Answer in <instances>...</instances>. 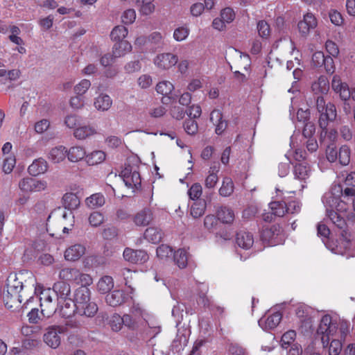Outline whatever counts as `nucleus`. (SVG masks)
I'll use <instances>...</instances> for the list:
<instances>
[{
  "label": "nucleus",
  "mask_w": 355,
  "mask_h": 355,
  "mask_svg": "<svg viewBox=\"0 0 355 355\" xmlns=\"http://www.w3.org/2000/svg\"><path fill=\"white\" fill-rule=\"evenodd\" d=\"M318 235L332 252L347 253L355 241V214L348 213L346 219L334 210L327 209V218L317 225Z\"/></svg>",
  "instance_id": "f257e3e1"
},
{
  "label": "nucleus",
  "mask_w": 355,
  "mask_h": 355,
  "mask_svg": "<svg viewBox=\"0 0 355 355\" xmlns=\"http://www.w3.org/2000/svg\"><path fill=\"white\" fill-rule=\"evenodd\" d=\"M44 310L42 309L40 313L39 309L33 308L28 313V321L30 323L36 324L31 327H23L21 333H37L39 331L45 333H66L70 330H82L83 323L76 320H67L60 324L52 323L47 320H43L44 317Z\"/></svg>",
  "instance_id": "f03ea898"
},
{
  "label": "nucleus",
  "mask_w": 355,
  "mask_h": 355,
  "mask_svg": "<svg viewBox=\"0 0 355 355\" xmlns=\"http://www.w3.org/2000/svg\"><path fill=\"white\" fill-rule=\"evenodd\" d=\"M91 291L87 286H80L76 289L73 302L76 306V312L80 315L93 317L98 311L95 302H91Z\"/></svg>",
  "instance_id": "7ed1b4c3"
},
{
  "label": "nucleus",
  "mask_w": 355,
  "mask_h": 355,
  "mask_svg": "<svg viewBox=\"0 0 355 355\" xmlns=\"http://www.w3.org/2000/svg\"><path fill=\"white\" fill-rule=\"evenodd\" d=\"M28 275V280L25 281V284L22 282V272L17 274H10L7 279V288L9 291L13 293V294H19L21 291L27 286V284L31 287H34L36 283V279L32 272L26 271Z\"/></svg>",
  "instance_id": "20e7f679"
},
{
  "label": "nucleus",
  "mask_w": 355,
  "mask_h": 355,
  "mask_svg": "<svg viewBox=\"0 0 355 355\" xmlns=\"http://www.w3.org/2000/svg\"><path fill=\"white\" fill-rule=\"evenodd\" d=\"M282 232V227L279 224H275L270 227H263L261 232L260 238L263 243L269 245H277L282 241L279 237Z\"/></svg>",
  "instance_id": "39448f33"
},
{
  "label": "nucleus",
  "mask_w": 355,
  "mask_h": 355,
  "mask_svg": "<svg viewBox=\"0 0 355 355\" xmlns=\"http://www.w3.org/2000/svg\"><path fill=\"white\" fill-rule=\"evenodd\" d=\"M338 322L339 317L337 315L324 314L319 322L315 333H336Z\"/></svg>",
  "instance_id": "423d86ee"
},
{
  "label": "nucleus",
  "mask_w": 355,
  "mask_h": 355,
  "mask_svg": "<svg viewBox=\"0 0 355 355\" xmlns=\"http://www.w3.org/2000/svg\"><path fill=\"white\" fill-rule=\"evenodd\" d=\"M19 187L25 192L40 191L46 187V182L33 178H25L19 182Z\"/></svg>",
  "instance_id": "0eeeda50"
},
{
  "label": "nucleus",
  "mask_w": 355,
  "mask_h": 355,
  "mask_svg": "<svg viewBox=\"0 0 355 355\" xmlns=\"http://www.w3.org/2000/svg\"><path fill=\"white\" fill-rule=\"evenodd\" d=\"M123 255L125 260L132 263H144L149 259L146 251L144 250H133L129 248H125Z\"/></svg>",
  "instance_id": "6e6552de"
},
{
  "label": "nucleus",
  "mask_w": 355,
  "mask_h": 355,
  "mask_svg": "<svg viewBox=\"0 0 355 355\" xmlns=\"http://www.w3.org/2000/svg\"><path fill=\"white\" fill-rule=\"evenodd\" d=\"M129 298L131 297L124 291L116 289L106 294L105 302L109 306L116 307L125 303Z\"/></svg>",
  "instance_id": "1a4fd4ad"
},
{
  "label": "nucleus",
  "mask_w": 355,
  "mask_h": 355,
  "mask_svg": "<svg viewBox=\"0 0 355 355\" xmlns=\"http://www.w3.org/2000/svg\"><path fill=\"white\" fill-rule=\"evenodd\" d=\"M337 116L336 106L331 103H328L324 112L320 114L319 118V125L320 128L324 131L327 130L329 121H334Z\"/></svg>",
  "instance_id": "9d476101"
},
{
  "label": "nucleus",
  "mask_w": 355,
  "mask_h": 355,
  "mask_svg": "<svg viewBox=\"0 0 355 355\" xmlns=\"http://www.w3.org/2000/svg\"><path fill=\"white\" fill-rule=\"evenodd\" d=\"M178 62V56L171 53L159 54L154 60L155 64L163 69H170L176 64Z\"/></svg>",
  "instance_id": "9b49d317"
},
{
  "label": "nucleus",
  "mask_w": 355,
  "mask_h": 355,
  "mask_svg": "<svg viewBox=\"0 0 355 355\" xmlns=\"http://www.w3.org/2000/svg\"><path fill=\"white\" fill-rule=\"evenodd\" d=\"M282 319V313L277 311L269 315L265 320L261 318L259 320V324L264 331L272 330L278 326Z\"/></svg>",
  "instance_id": "f8f14e48"
},
{
  "label": "nucleus",
  "mask_w": 355,
  "mask_h": 355,
  "mask_svg": "<svg viewBox=\"0 0 355 355\" xmlns=\"http://www.w3.org/2000/svg\"><path fill=\"white\" fill-rule=\"evenodd\" d=\"M53 291L56 293L58 304H61L62 301L65 302L69 299L71 293V286L64 281L58 282L53 284Z\"/></svg>",
  "instance_id": "ddd939ff"
},
{
  "label": "nucleus",
  "mask_w": 355,
  "mask_h": 355,
  "mask_svg": "<svg viewBox=\"0 0 355 355\" xmlns=\"http://www.w3.org/2000/svg\"><path fill=\"white\" fill-rule=\"evenodd\" d=\"M316 26V19L311 13H307L305 15L303 20L299 21L297 24L299 31L303 35H307L310 30L315 28Z\"/></svg>",
  "instance_id": "4468645a"
},
{
  "label": "nucleus",
  "mask_w": 355,
  "mask_h": 355,
  "mask_svg": "<svg viewBox=\"0 0 355 355\" xmlns=\"http://www.w3.org/2000/svg\"><path fill=\"white\" fill-rule=\"evenodd\" d=\"M236 243L243 249H250L254 243L253 236L250 232L240 230L236 234Z\"/></svg>",
  "instance_id": "2eb2a0df"
},
{
  "label": "nucleus",
  "mask_w": 355,
  "mask_h": 355,
  "mask_svg": "<svg viewBox=\"0 0 355 355\" xmlns=\"http://www.w3.org/2000/svg\"><path fill=\"white\" fill-rule=\"evenodd\" d=\"M85 252V248L80 244H75L65 250L64 258L68 261L78 260Z\"/></svg>",
  "instance_id": "dca6fc26"
},
{
  "label": "nucleus",
  "mask_w": 355,
  "mask_h": 355,
  "mask_svg": "<svg viewBox=\"0 0 355 355\" xmlns=\"http://www.w3.org/2000/svg\"><path fill=\"white\" fill-rule=\"evenodd\" d=\"M153 218L151 210L150 209H144L135 215L132 220L137 226H146L150 224Z\"/></svg>",
  "instance_id": "f3484780"
},
{
  "label": "nucleus",
  "mask_w": 355,
  "mask_h": 355,
  "mask_svg": "<svg viewBox=\"0 0 355 355\" xmlns=\"http://www.w3.org/2000/svg\"><path fill=\"white\" fill-rule=\"evenodd\" d=\"M48 169V164L46 161L40 157L35 161L28 166V171L31 175L37 176L40 174L44 173Z\"/></svg>",
  "instance_id": "a211bd4d"
},
{
  "label": "nucleus",
  "mask_w": 355,
  "mask_h": 355,
  "mask_svg": "<svg viewBox=\"0 0 355 355\" xmlns=\"http://www.w3.org/2000/svg\"><path fill=\"white\" fill-rule=\"evenodd\" d=\"M216 217L223 223L230 224L234 220V213L230 207L221 206L216 211Z\"/></svg>",
  "instance_id": "6ab92c4d"
},
{
  "label": "nucleus",
  "mask_w": 355,
  "mask_h": 355,
  "mask_svg": "<svg viewBox=\"0 0 355 355\" xmlns=\"http://www.w3.org/2000/svg\"><path fill=\"white\" fill-rule=\"evenodd\" d=\"M132 45L127 40L116 42L112 48L114 56L120 58L131 51Z\"/></svg>",
  "instance_id": "aec40b11"
},
{
  "label": "nucleus",
  "mask_w": 355,
  "mask_h": 355,
  "mask_svg": "<svg viewBox=\"0 0 355 355\" xmlns=\"http://www.w3.org/2000/svg\"><path fill=\"white\" fill-rule=\"evenodd\" d=\"M144 236L145 239L148 240L149 242L156 244L162 241L163 232L157 227H151L146 230Z\"/></svg>",
  "instance_id": "412c9836"
},
{
  "label": "nucleus",
  "mask_w": 355,
  "mask_h": 355,
  "mask_svg": "<svg viewBox=\"0 0 355 355\" xmlns=\"http://www.w3.org/2000/svg\"><path fill=\"white\" fill-rule=\"evenodd\" d=\"M62 205L69 210L76 209L80 205V200L75 193H67L62 197Z\"/></svg>",
  "instance_id": "4be33fe9"
},
{
  "label": "nucleus",
  "mask_w": 355,
  "mask_h": 355,
  "mask_svg": "<svg viewBox=\"0 0 355 355\" xmlns=\"http://www.w3.org/2000/svg\"><path fill=\"white\" fill-rule=\"evenodd\" d=\"M114 288V280L111 276L105 275L102 277L98 284L97 288L99 293L107 294Z\"/></svg>",
  "instance_id": "5701e85b"
},
{
  "label": "nucleus",
  "mask_w": 355,
  "mask_h": 355,
  "mask_svg": "<svg viewBox=\"0 0 355 355\" xmlns=\"http://www.w3.org/2000/svg\"><path fill=\"white\" fill-rule=\"evenodd\" d=\"M67 150L63 146L53 148L49 153V158L54 163H59L65 158L67 155Z\"/></svg>",
  "instance_id": "b1692460"
},
{
  "label": "nucleus",
  "mask_w": 355,
  "mask_h": 355,
  "mask_svg": "<svg viewBox=\"0 0 355 355\" xmlns=\"http://www.w3.org/2000/svg\"><path fill=\"white\" fill-rule=\"evenodd\" d=\"M309 166L306 162L296 163L294 166L293 173L295 178L304 180L309 175Z\"/></svg>",
  "instance_id": "393cba45"
},
{
  "label": "nucleus",
  "mask_w": 355,
  "mask_h": 355,
  "mask_svg": "<svg viewBox=\"0 0 355 355\" xmlns=\"http://www.w3.org/2000/svg\"><path fill=\"white\" fill-rule=\"evenodd\" d=\"M67 153L68 159L72 162L83 159L86 155L85 150L81 146H73Z\"/></svg>",
  "instance_id": "a878e982"
},
{
  "label": "nucleus",
  "mask_w": 355,
  "mask_h": 355,
  "mask_svg": "<svg viewBox=\"0 0 355 355\" xmlns=\"http://www.w3.org/2000/svg\"><path fill=\"white\" fill-rule=\"evenodd\" d=\"M96 133L95 128L90 125H80L76 128L73 135L78 139H85Z\"/></svg>",
  "instance_id": "bb28decb"
},
{
  "label": "nucleus",
  "mask_w": 355,
  "mask_h": 355,
  "mask_svg": "<svg viewBox=\"0 0 355 355\" xmlns=\"http://www.w3.org/2000/svg\"><path fill=\"white\" fill-rule=\"evenodd\" d=\"M112 103L111 98L107 94H101L94 101L95 107L101 111H106L110 109Z\"/></svg>",
  "instance_id": "cd10ccee"
},
{
  "label": "nucleus",
  "mask_w": 355,
  "mask_h": 355,
  "mask_svg": "<svg viewBox=\"0 0 355 355\" xmlns=\"http://www.w3.org/2000/svg\"><path fill=\"white\" fill-rule=\"evenodd\" d=\"M311 89L315 94H327L329 89V82L325 77L320 76L317 82L312 84Z\"/></svg>",
  "instance_id": "c85d7f7f"
},
{
  "label": "nucleus",
  "mask_w": 355,
  "mask_h": 355,
  "mask_svg": "<svg viewBox=\"0 0 355 355\" xmlns=\"http://www.w3.org/2000/svg\"><path fill=\"white\" fill-rule=\"evenodd\" d=\"M58 305L60 306V312L64 317L69 318L76 311V306L71 298L66 300L65 302L62 301V304Z\"/></svg>",
  "instance_id": "c756f323"
},
{
  "label": "nucleus",
  "mask_w": 355,
  "mask_h": 355,
  "mask_svg": "<svg viewBox=\"0 0 355 355\" xmlns=\"http://www.w3.org/2000/svg\"><path fill=\"white\" fill-rule=\"evenodd\" d=\"M207 207V202L204 199H199L197 202H193L191 207V214L195 218H199L202 216Z\"/></svg>",
  "instance_id": "7c9ffc66"
},
{
  "label": "nucleus",
  "mask_w": 355,
  "mask_h": 355,
  "mask_svg": "<svg viewBox=\"0 0 355 355\" xmlns=\"http://www.w3.org/2000/svg\"><path fill=\"white\" fill-rule=\"evenodd\" d=\"M80 275V271L76 268H65L60 271L59 277L64 281L74 282L76 283L77 277Z\"/></svg>",
  "instance_id": "2f4dec72"
},
{
  "label": "nucleus",
  "mask_w": 355,
  "mask_h": 355,
  "mask_svg": "<svg viewBox=\"0 0 355 355\" xmlns=\"http://www.w3.org/2000/svg\"><path fill=\"white\" fill-rule=\"evenodd\" d=\"M185 311L186 313H191L192 307L191 305L189 304L187 306L186 303H178L177 305H175L172 309V315L173 317L177 318V324L180 322V319H182L183 312Z\"/></svg>",
  "instance_id": "473e14b6"
},
{
  "label": "nucleus",
  "mask_w": 355,
  "mask_h": 355,
  "mask_svg": "<svg viewBox=\"0 0 355 355\" xmlns=\"http://www.w3.org/2000/svg\"><path fill=\"white\" fill-rule=\"evenodd\" d=\"M313 309L304 303H300L295 309V314L300 320L312 318Z\"/></svg>",
  "instance_id": "72a5a7b5"
},
{
  "label": "nucleus",
  "mask_w": 355,
  "mask_h": 355,
  "mask_svg": "<svg viewBox=\"0 0 355 355\" xmlns=\"http://www.w3.org/2000/svg\"><path fill=\"white\" fill-rule=\"evenodd\" d=\"M86 204L88 207L95 209L103 206L105 204V198L101 193H94L90 197L86 198Z\"/></svg>",
  "instance_id": "f704fd0d"
},
{
  "label": "nucleus",
  "mask_w": 355,
  "mask_h": 355,
  "mask_svg": "<svg viewBox=\"0 0 355 355\" xmlns=\"http://www.w3.org/2000/svg\"><path fill=\"white\" fill-rule=\"evenodd\" d=\"M128 29L123 26H117L110 33L112 40L114 42L125 41L124 38L128 35Z\"/></svg>",
  "instance_id": "c9c22d12"
},
{
  "label": "nucleus",
  "mask_w": 355,
  "mask_h": 355,
  "mask_svg": "<svg viewBox=\"0 0 355 355\" xmlns=\"http://www.w3.org/2000/svg\"><path fill=\"white\" fill-rule=\"evenodd\" d=\"M270 207L275 216L282 217L286 213V202L284 201H274L270 203Z\"/></svg>",
  "instance_id": "e433bc0d"
},
{
  "label": "nucleus",
  "mask_w": 355,
  "mask_h": 355,
  "mask_svg": "<svg viewBox=\"0 0 355 355\" xmlns=\"http://www.w3.org/2000/svg\"><path fill=\"white\" fill-rule=\"evenodd\" d=\"M174 261L180 268H184L187 266V252L184 249H179L173 254Z\"/></svg>",
  "instance_id": "4c0bfd02"
},
{
  "label": "nucleus",
  "mask_w": 355,
  "mask_h": 355,
  "mask_svg": "<svg viewBox=\"0 0 355 355\" xmlns=\"http://www.w3.org/2000/svg\"><path fill=\"white\" fill-rule=\"evenodd\" d=\"M147 42L152 45V49L157 50L164 45V41L161 33L158 32L152 33L147 39Z\"/></svg>",
  "instance_id": "58836bf2"
},
{
  "label": "nucleus",
  "mask_w": 355,
  "mask_h": 355,
  "mask_svg": "<svg viewBox=\"0 0 355 355\" xmlns=\"http://www.w3.org/2000/svg\"><path fill=\"white\" fill-rule=\"evenodd\" d=\"M123 326L127 327L128 331H136L139 330V322L130 314L123 315Z\"/></svg>",
  "instance_id": "ea45409f"
},
{
  "label": "nucleus",
  "mask_w": 355,
  "mask_h": 355,
  "mask_svg": "<svg viewBox=\"0 0 355 355\" xmlns=\"http://www.w3.org/2000/svg\"><path fill=\"white\" fill-rule=\"evenodd\" d=\"M234 191V184L232 180L229 178H225L221 187L219 189V193L222 196H229Z\"/></svg>",
  "instance_id": "a19ab883"
},
{
  "label": "nucleus",
  "mask_w": 355,
  "mask_h": 355,
  "mask_svg": "<svg viewBox=\"0 0 355 355\" xmlns=\"http://www.w3.org/2000/svg\"><path fill=\"white\" fill-rule=\"evenodd\" d=\"M174 89L173 85L169 81H162L156 85V91L157 93L164 96L171 94Z\"/></svg>",
  "instance_id": "79ce46f5"
},
{
  "label": "nucleus",
  "mask_w": 355,
  "mask_h": 355,
  "mask_svg": "<svg viewBox=\"0 0 355 355\" xmlns=\"http://www.w3.org/2000/svg\"><path fill=\"white\" fill-rule=\"evenodd\" d=\"M214 171H218L216 166L210 168V173L205 179V186L207 189H213L218 180V176Z\"/></svg>",
  "instance_id": "37998d69"
},
{
  "label": "nucleus",
  "mask_w": 355,
  "mask_h": 355,
  "mask_svg": "<svg viewBox=\"0 0 355 355\" xmlns=\"http://www.w3.org/2000/svg\"><path fill=\"white\" fill-rule=\"evenodd\" d=\"M338 159L340 163L346 166L349 164L350 159V150L348 146L344 145L342 146L338 151Z\"/></svg>",
  "instance_id": "c03bdc74"
},
{
  "label": "nucleus",
  "mask_w": 355,
  "mask_h": 355,
  "mask_svg": "<svg viewBox=\"0 0 355 355\" xmlns=\"http://www.w3.org/2000/svg\"><path fill=\"white\" fill-rule=\"evenodd\" d=\"M257 31L259 35L263 39H267L270 35V25L265 20H260L257 23Z\"/></svg>",
  "instance_id": "a18cd8bd"
},
{
  "label": "nucleus",
  "mask_w": 355,
  "mask_h": 355,
  "mask_svg": "<svg viewBox=\"0 0 355 355\" xmlns=\"http://www.w3.org/2000/svg\"><path fill=\"white\" fill-rule=\"evenodd\" d=\"M313 329L312 318L300 320L298 328L300 333H313Z\"/></svg>",
  "instance_id": "49530a36"
},
{
  "label": "nucleus",
  "mask_w": 355,
  "mask_h": 355,
  "mask_svg": "<svg viewBox=\"0 0 355 355\" xmlns=\"http://www.w3.org/2000/svg\"><path fill=\"white\" fill-rule=\"evenodd\" d=\"M43 340L47 345L53 349L60 345V338L58 334H43Z\"/></svg>",
  "instance_id": "de8ad7c7"
},
{
  "label": "nucleus",
  "mask_w": 355,
  "mask_h": 355,
  "mask_svg": "<svg viewBox=\"0 0 355 355\" xmlns=\"http://www.w3.org/2000/svg\"><path fill=\"white\" fill-rule=\"evenodd\" d=\"M105 159V154L101 150L94 151L89 155L87 162L90 165H95L103 162Z\"/></svg>",
  "instance_id": "09e8293b"
},
{
  "label": "nucleus",
  "mask_w": 355,
  "mask_h": 355,
  "mask_svg": "<svg viewBox=\"0 0 355 355\" xmlns=\"http://www.w3.org/2000/svg\"><path fill=\"white\" fill-rule=\"evenodd\" d=\"M338 200L339 198L334 196L329 193H325L322 197V202L327 207L326 210L327 209L329 210H334L333 208H335Z\"/></svg>",
  "instance_id": "8fccbe9b"
},
{
  "label": "nucleus",
  "mask_w": 355,
  "mask_h": 355,
  "mask_svg": "<svg viewBox=\"0 0 355 355\" xmlns=\"http://www.w3.org/2000/svg\"><path fill=\"white\" fill-rule=\"evenodd\" d=\"M156 252H157V256L159 259H162L170 257L173 254V249L171 248V247H170L168 245H165V244L160 245L157 248Z\"/></svg>",
  "instance_id": "3c124183"
},
{
  "label": "nucleus",
  "mask_w": 355,
  "mask_h": 355,
  "mask_svg": "<svg viewBox=\"0 0 355 355\" xmlns=\"http://www.w3.org/2000/svg\"><path fill=\"white\" fill-rule=\"evenodd\" d=\"M184 129L188 135H193L198 132L197 122L193 119H187L184 123Z\"/></svg>",
  "instance_id": "603ef678"
},
{
  "label": "nucleus",
  "mask_w": 355,
  "mask_h": 355,
  "mask_svg": "<svg viewBox=\"0 0 355 355\" xmlns=\"http://www.w3.org/2000/svg\"><path fill=\"white\" fill-rule=\"evenodd\" d=\"M123 316H120L119 314H114L111 320H110V326L113 331H119L121 329L123 323Z\"/></svg>",
  "instance_id": "864d4df0"
},
{
  "label": "nucleus",
  "mask_w": 355,
  "mask_h": 355,
  "mask_svg": "<svg viewBox=\"0 0 355 355\" xmlns=\"http://www.w3.org/2000/svg\"><path fill=\"white\" fill-rule=\"evenodd\" d=\"M202 186L199 183L193 184L188 190V195L189 198L193 200H199L202 195Z\"/></svg>",
  "instance_id": "5fc2aeb1"
},
{
  "label": "nucleus",
  "mask_w": 355,
  "mask_h": 355,
  "mask_svg": "<svg viewBox=\"0 0 355 355\" xmlns=\"http://www.w3.org/2000/svg\"><path fill=\"white\" fill-rule=\"evenodd\" d=\"M189 29L184 26L178 27L175 29L173 37L176 41L180 42L184 40L189 35Z\"/></svg>",
  "instance_id": "6e6d98bb"
},
{
  "label": "nucleus",
  "mask_w": 355,
  "mask_h": 355,
  "mask_svg": "<svg viewBox=\"0 0 355 355\" xmlns=\"http://www.w3.org/2000/svg\"><path fill=\"white\" fill-rule=\"evenodd\" d=\"M104 221L103 215L98 211L92 213L89 217V224L93 227L101 225Z\"/></svg>",
  "instance_id": "4d7b16f0"
},
{
  "label": "nucleus",
  "mask_w": 355,
  "mask_h": 355,
  "mask_svg": "<svg viewBox=\"0 0 355 355\" xmlns=\"http://www.w3.org/2000/svg\"><path fill=\"white\" fill-rule=\"evenodd\" d=\"M91 86V83L89 80L83 79L79 84L75 86L74 92L77 95L82 96L84 94Z\"/></svg>",
  "instance_id": "13d9d810"
},
{
  "label": "nucleus",
  "mask_w": 355,
  "mask_h": 355,
  "mask_svg": "<svg viewBox=\"0 0 355 355\" xmlns=\"http://www.w3.org/2000/svg\"><path fill=\"white\" fill-rule=\"evenodd\" d=\"M118 235V229L117 227L110 225L107 227H105L103 232L102 236L104 239L106 240H111L116 237Z\"/></svg>",
  "instance_id": "bf43d9fd"
},
{
  "label": "nucleus",
  "mask_w": 355,
  "mask_h": 355,
  "mask_svg": "<svg viewBox=\"0 0 355 355\" xmlns=\"http://www.w3.org/2000/svg\"><path fill=\"white\" fill-rule=\"evenodd\" d=\"M331 341L329 344V355H338L341 352L342 343L338 339L331 338Z\"/></svg>",
  "instance_id": "052dcab7"
},
{
  "label": "nucleus",
  "mask_w": 355,
  "mask_h": 355,
  "mask_svg": "<svg viewBox=\"0 0 355 355\" xmlns=\"http://www.w3.org/2000/svg\"><path fill=\"white\" fill-rule=\"evenodd\" d=\"M76 283L77 284H80V286H88L93 283V279L92 277L85 273H81L80 272V275L77 277V279Z\"/></svg>",
  "instance_id": "680f3d73"
},
{
  "label": "nucleus",
  "mask_w": 355,
  "mask_h": 355,
  "mask_svg": "<svg viewBox=\"0 0 355 355\" xmlns=\"http://www.w3.org/2000/svg\"><path fill=\"white\" fill-rule=\"evenodd\" d=\"M315 132V125L311 121H308L304 123L302 130V135L305 138L313 137Z\"/></svg>",
  "instance_id": "e2e57ef3"
},
{
  "label": "nucleus",
  "mask_w": 355,
  "mask_h": 355,
  "mask_svg": "<svg viewBox=\"0 0 355 355\" xmlns=\"http://www.w3.org/2000/svg\"><path fill=\"white\" fill-rule=\"evenodd\" d=\"M220 17L223 21L230 23L234 19L235 13L232 8H225L222 10Z\"/></svg>",
  "instance_id": "0e129e2a"
},
{
  "label": "nucleus",
  "mask_w": 355,
  "mask_h": 355,
  "mask_svg": "<svg viewBox=\"0 0 355 355\" xmlns=\"http://www.w3.org/2000/svg\"><path fill=\"white\" fill-rule=\"evenodd\" d=\"M136 18V13L133 9L125 10L122 15V21L123 24L128 25L134 22Z\"/></svg>",
  "instance_id": "69168bd1"
},
{
  "label": "nucleus",
  "mask_w": 355,
  "mask_h": 355,
  "mask_svg": "<svg viewBox=\"0 0 355 355\" xmlns=\"http://www.w3.org/2000/svg\"><path fill=\"white\" fill-rule=\"evenodd\" d=\"M218 218L214 215H207L204 219V226L209 231H213L215 226L218 224Z\"/></svg>",
  "instance_id": "338daca9"
},
{
  "label": "nucleus",
  "mask_w": 355,
  "mask_h": 355,
  "mask_svg": "<svg viewBox=\"0 0 355 355\" xmlns=\"http://www.w3.org/2000/svg\"><path fill=\"white\" fill-rule=\"evenodd\" d=\"M325 48L327 51L329 53V56L336 58L339 54V49L338 45L331 40H327L326 42Z\"/></svg>",
  "instance_id": "774afa93"
}]
</instances>
